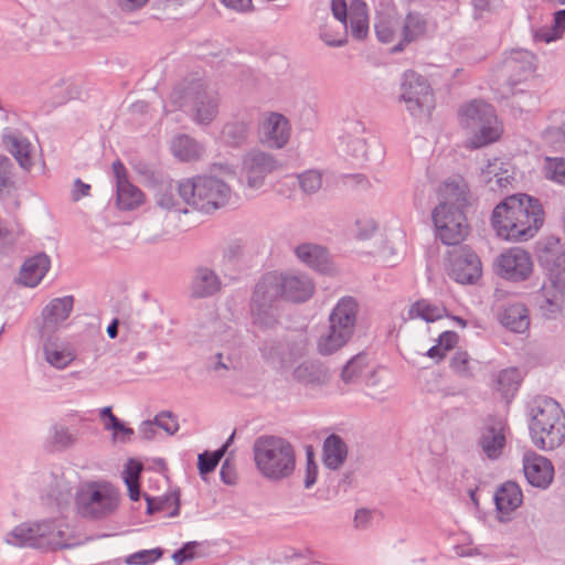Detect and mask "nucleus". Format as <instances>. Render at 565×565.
Returning a JSON list of instances; mask_svg holds the SVG:
<instances>
[{"instance_id":"obj_43","label":"nucleus","mask_w":565,"mask_h":565,"mask_svg":"<svg viewBox=\"0 0 565 565\" xmlns=\"http://www.w3.org/2000/svg\"><path fill=\"white\" fill-rule=\"evenodd\" d=\"M212 341L220 347H223L225 351L217 352L216 358L218 359L217 365L223 369H227V365L223 363L221 360L223 355L226 353L227 358L230 359V355L232 351L236 348L238 344V338L236 335V332L234 329L230 327H221V330L213 335Z\"/></svg>"},{"instance_id":"obj_36","label":"nucleus","mask_w":565,"mask_h":565,"mask_svg":"<svg viewBox=\"0 0 565 565\" xmlns=\"http://www.w3.org/2000/svg\"><path fill=\"white\" fill-rule=\"evenodd\" d=\"M447 316L446 308L427 299L414 302L408 309L409 319H422L426 322H435Z\"/></svg>"},{"instance_id":"obj_13","label":"nucleus","mask_w":565,"mask_h":565,"mask_svg":"<svg viewBox=\"0 0 565 565\" xmlns=\"http://www.w3.org/2000/svg\"><path fill=\"white\" fill-rule=\"evenodd\" d=\"M438 238L446 245H457L468 233L465 210L458 207L435 206L431 212Z\"/></svg>"},{"instance_id":"obj_62","label":"nucleus","mask_w":565,"mask_h":565,"mask_svg":"<svg viewBox=\"0 0 565 565\" xmlns=\"http://www.w3.org/2000/svg\"><path fill=\"white\" fill-rule=\"evenodd\" d=\"M350 153L355 158H364L367 152L366 140L361 137L351 138L347 142Z\"/></svg>"},{"instance_id":"obj_33","label":"nucleus","mask_w":565,"mask_h":565,"mask_svg":"<svg viewBox=\"0 0 565 565\" xmlns=\"http://www.w3.org/2000/svg\"><path fill=\"white\" fill-rule=\"evenodd\" d=\"M74 298L65 296L52 299L43 310V318L46 326L56 327L64 322L73 310Z\"/></svg>"},{"instance_id":"obj_11","label":"nucleus","mask_w":565,"mask_h":565,"mask_svg":"<svg viewBox=\"0 0 565 565\" xmlns=\"http://www.w3.org/2000/svg\"><path fill=\"white\" fill-rule=\"evenodd\" d=\"M401 99L406 109L416 118L429 117L435 108V97L430 84L420 74L406 71L401 85Z\"/></svg>"},{"instance_id":"obj_25","label":"nucleus","mask_w":565,"mask_h":565,"mask_svg":"<svg viewBox=\"0 0 565 565\" xmlns=\"http://www.w3.org/2000/svg\"><path fill=\"white\" fill-rule=\"evenodd\" d=\"M494 501L499 513V520L507 522L510 515L523 501V494L518 483L508 481L503 483L495 492Z\"/></svg>"},{"instance_id":"obj_14","label":"nucleus","mask_w":565,"mask_h":565,"mask_svg":"<svg viewBox=\"0 0 565 565\" xmlns=\"http://www.w3.org/2000/svg\"><path fill=\"white\" fill-rule=\"evenodd\" d=\"M447 273L457 282L473 284L481 276V262L468 247H458L449 253Z\"/></svg>"},{"instance_id":"obj_2","label":"nucleus","mask_w":565,"mask_h":565,"mask_svg":"<svg viewBox=\"0 0 565 565\" xmlns=\"http://www.w3.org/2000/svg\"><path fill=\"white\" fill-rule=\"evenodd\" d=\"M253 456L256 470L270 482L288 480L296 471V449L282 437L264 435L256 438Z\"/></svg>"},{"instance_id":"obj_32","label":"nucleus","mask_w":565,"mask_h":565,"mask_svg":"<svg viewBox=\"0 0 565 565\" xmlns=\"http://www.w3.org/2000/svg\"><path fill=\"white\" fill-rule=\"evenodd\" d=\"M295 252L297 257L309 267L322 273L329 269V256L324 247L303 243L297 246Z\"/></svg>"},{"instance_id":"obj_34","label":"nucleus","mask_w":565,"mask_h":565,"mask_svg":"<svg viewBox=\"0 0 565 565\" xmlns=\"http://www.w3.org/2000/svg\"><path fill=\"white\" fill-rule=\"evenodd\" d=\"M348 448L338 435H330L323 443V462L329 469H339L345 461Z\"/></svg>"},{"instance_id":"obj_37","label":"nucleus","mask_w":565,"mask_h":565,"mask_svg":"<svg viewBox=\"0 0 565 565\" xmlns=\"http://www.w3.org/2000/svg\"><path fill=\"white\" fill-rule=\"evenodd\" d=\"M350 29L353 38L363 40L369 33V14L365 2L355 0L349 11Z\"/></svg>"},{"instance_id":"obj_46","label":"nucleus","mask_w":565,"mask_h":565,"mask_svg":"<svg viewBox=\"0 0 565 565\" xmlns=\"http://www.w3.org/2000/svg\"><path fill=\"white\" fill-rule=\"evenodd\" d=\"M399 30L397 20L392 15L379 17L375 22V32L377 39L383 43H391L396 39Z\"/></svg>"},{"instance_id":"obj_7","label":"nucleus","mask_w":565,"mask_h":565,"mask_svg":"<svg viewBox=\"0 0 565 565\" xmlns=\"http://www.w3.org/2000/svg\"><path fill=\"white\" fill-rule=\"evenodd\" d=\"M359 305L353 297H342L329 316V328L321 334L317 348L322 355H330L342 349L354 334Z\"/></svg>"},{"instance_id":"obj_63","label":"nucleus","mask_w":565,"mask_h":565,"mask_svg":"<svg viewBox=\"0 0 565 565\" xmlns=\"http://www.w3.org/2000/svg\"><path fill=\"white\" fill-rule=\"evenodd\" d=\"M476 11L481 15L483 12L498 11L503 6L502 0H472Z\"/></svg>"},{"instance_id":"obj_15","label":"nucleus","mask_w":565,"mask_h":565,"mask_svg":"<svg viewBox=\"0 0 565 565\" xmlns=\"http://www.w3.org/2000/svg\"><path fill=\"white\" fill-rule=\"evenodd\" d=\"M499 274L512 281L527 279L533 271L531 255L520 247H513L500 255L498 258Z\"/></svg>"},{"instance_id":"obj_53","label":"nucleus","mask_w":565,"mask_h":565,"mask_svg":"<svg viewBox=\"0 0 565 565\" xmlns=\"http://www.w3.org/2000/svg\"><path fill=\"white\" fill-rule=\"evenodd\" d=\"M299 185L307 194L317 193L322 186V174L318 170H308L298 175Z\"/></svg>"},{"instance_id":"obj_4","label":"nucleus","mask_w":565,"mask_h":565,"mask_svg":"<svg viewBox=\"0 0 565 565\" xmlns=\"http://www.w3.org/2000/svg\"><path fill=\"white\" fill-rule=\"evenodd\" d=\"M529 429L533 444L542 450H552L565 439V414L553 398L539 396L529 409Z\"/></svg>"},{"instance_id":"obj_54","label":"nucleus","mask_w":565,"mask_h":565,"mask_svg":"<svg viewBox=\"0 0 565 565\" xmlns=\"http://www.w3.org/2000/svg\"><path fill=\"white\" fill-rule=\"evenodd\" d=\"M162 556L160 548L141 550L125 557L128 565H150Z\"/></svg>"},{"instance_id":"obj_1","label":"nucleus","mask_w":565,"mask_h":565,"mask_svg":"<svg viewBox=\"0 0 565 565\" xmlns=\"http://www.w3.org/2000/svg\"><path fill=\"white\" fill-rule=\"evenodd\" d=\"M543 214L536 199L526 194H515L508 196L494 207L491 224L497 235L503 239L526 241L542 226Z\"/></svg>"},{"instance_id":"obj_30","label":"nucleus","mask_w":565,"mask_h":565,"mask_svg":"<svg viewBox=\"0 0 565 565\" xmlns=\"http://www.w3.org/2000/svg\"><path fill=\"white\" fill-rule=\"evenodd\" d=\"M221 288V280L216 273L207 267H199L191 284V292L194 297L204 298L217 292Z\"/></svg>"},{"instance_id":"obj_20","label":"nucleus","mask_w":565,"mask_h":565,"mask_svg":"<svg viewBox=\"0 0 565 565\" xmlns=\"http://www.w3.org/2000/svg\"><path fill=\"white\" fill-rule=\"evenodd\" d=\"M535 70V56L526 50L511 51L503 60L501 72L512 84L529 78Z\"/></svg>"},{"instance_id":"obj_41","label":"nucleus","mask_w":565,"mask_h":565,"mask_svg":"<svg viewBox=\"0 0 565 565\" xmlns=\"http://www.w3.org/2000/svg\"><path fill=\"white\" fill-rule=\"evenodd\" d=\"M248 130L246 121L232 120L223 126L220 138L227 146L239 147L247 140Z\"/></svg>"},{"instance_id":"obj_45","label":"nucleus","mask_w":565,"mask_h":565,"mask_svg":"<svg viewBox=\"0 0 565 565\" xmlns=\"http://www.w3.org/2000/svg\"><path fill=\"white\" fill-rule=\"evenodd\" d=\"M252 316L255 326L260 329L274 328L278 322V306H254Z\"/></svg>"},{"instance_id":"obj_16","label":"nucleus","mask_w":565,"mask_h":565,"mask_svg":"<svg viewBox=\"0 0 565 565\" xmlns=\"http://www.w3.org/2000/svg\"><path fill=\"white\" fill-rule=\"evenodd\" d=\"M113 172L116 178V203L120 210L131 211L145 202L142 191L129 182L127 169L120 160L113 163Z\"/></svg>"},{"instance_id":"obj_24","label":"nucleus","mask_w":565,"mask_h":565,"mask_svg":"<svg viewBox=\"0 0 565 565\" xmlns=\"http://www.w3.org/2000/svg\"><path fill=\"white\" fill-rule=\"evenodd\" d=\"M44 360L56 370H64L77 358L74 345L70 342L54 339L43 345Z\"/></svg>"},{"instance_id":"obj_55","label":"nucleus","mask_w":565,"mask_h":565,"mask_svg":"<svg viewBox=\"0 0 565 565\" xmlns=\"http://www.w3.org/2000/svg\"><path fill=\"white\" fill-rule=\"evenodd\" d=\"M543 141L556 151H565V130L562 127H550L542 134Z\"/></svg>"},{"instance_id":"obj_49","label":"nucleus","mask_w":565,"mask_h":565,"mask_svg":"<svg viewBox=\"0 0 565 565\" xmlns=\"http://www.w3.org/2000/svg\"><path fill=\"white\" fill-rule=\"evenodd\" d=\"M520 385V372L514 369L502 370L497 379V388L504 395L513 394Z\"/></svg>"},{"instance_id":"obj_60","label":"nucleus","mask_w":565,"mask_h":565,"mask_svg":"<svg viewBox=\"0 0 565 565\" xmlns=\"http://www.w3.org/2000/svg\"><path fill=\"white\" fill-rule=\"evenodd\" d=\"M52 438L54 444L61 447H68L75 441L73 434L64 426H55Z\"/></svg>"},{"instance_id":"obj_27","label":"nucleus","mask_w":565,"mask_h":565,"mask_svg":"<svg viewBox=\"0 0 565 565\" xmlns=\"http://www.w3.org/2000/svg\"><path fill=\"white\" fill-rule=\"evenodd\" d=\"M50 258L45 254H38L28 258L20 270V282L26 287L38 286L50 269Z\"/></svg>"},{"instance_id":"obj_26","label":"nucleus","mask_w":565,"mask_h":565,"mask_svg":"<svg viewBox=\"0 0 565 565\" xmlns=\"http://www.w3.org/2000/svg\"><path fill=\"white\" fill-rule=\"evenodd\" d=\"M513 175L514 169L512 164L499 158L490 160L481 171L483 182L487 183L492 191L505 189L514 179Z\"/></svg>"},{"instance_id":"obj_17","label":"nucleus","mask_w":565,"mask_h":565,"mask_svg":"<svg viewBox=\"0 0 565 565\" xmlns=\"http://www.w3.org/2000/svg\"><path fill=\"white\" fill-rule=\"evenodd\" d=\"M438 204L436 206L458 207L466 210L471 200V192L466 180L460 175L444 180L437 190Z\"/></svg>"},{"instance_id":"obj_38","label":"nucleus","mask_w":565,"mask_h":565,"mask_svg":"<svg viewBox=\"0 0 565 565\" xmlns=\"http://www.w3.org/2000/svg\"><path fill=\"white\" fill-rule=\"evenodd\" d=\"M294 379L302 384H323L328 381L327 370L318 362L306 361L294 370Z\"/></svg>"},{"instance_id":"obj_39","label":"nucleus","mask_w":565,"mask_h":565,"mask_svg":"<svg viewBox=\"0 0 565 565\" xmlns=\"http://www.w3.org/2000/svg\"><path fill=\"white\" fill-rule=\"evenodd\" d=\"M565 32V9L554 13L553 24L534 31L533 39L536 43H551L559 40Z\"/></svg>"},{"instance_id":"obj_10","label":"nucleus","mask_w":565,"mask_h":565,"mask_svg":"<svg viewBox=\"0 0 565 565\" xmlns=\"http://www.w3.org/2000/svg\"><path fill=\"white\" fill-rule=\"evenodd\" d=\"M548 268V282L540 291L539 307L546 318H555L562 311L565 297V253L555 255L547 250L541 256Z\"/></svg>"},{"instance_id":"obj_31","label":"nucleus","mask_w":565,"mask_h":565,"mask_svg":"<svg viewBox=\"0 0 565 565\" xmlns=\"http://www.w3.org/2000/svg\"><path fill=\"white\" fill-rule=\"evenodd\" d=\"M500 322L513 332L523 333L530 327L529 311L522 303H510L500 313Z\"/></svg>"},{"instance_id":"obj_44","label":"nucleus","mask_w":565,"mask_h":565,"mask_svg":"<svg viewBox=\"0 0 565 565\" xmlns=\"http://www.w3.org/2000/svg\"><path fill=\"white\" fill-rule=\"evenodd\" d=\"M234 436H235V433H233L228 437L226 443L220 449H217L216 451H214V452L205 451V452L199 455L198 468H199L200 475L202 477L207 475V473H210V472H212L216 468V466L218 465L220 460L224 456L227 447L234 440Z\"/></svg>"},{"instance_id":"obj_51","label":"nucleus","mask_w":565,"mask_h":565,"mask_svg":"<svg viewBox=\"0 0 565 565\" xmlns=\"http://www.w3.org/2000/svg\"><path fill=\"white\" fill-rule=\"evenodd\" d=\"M156 201L163 210L186 212V210L182 207L180 200L174 194L172 186L161 188L156 194Z\"/></svg>"},{"instance_id":"obj_6","label":"nucleus","mask_w":565,"mask_h":565,"mask_svg":"<svg viewBox=\"0 0 565 565\" xmlns=\"http://www.w3.org/2000/svg\"><path fill=\"white\" fill-rule=\"evenodd\" d=\"M179 198L189 206L211 213L224 206L231 198L230 186L222 180L199 175L185 179L178 184Z\"/></svg>"},{"instance_id":"obj_23","label":"nucleus","mask_w":565,"mask_h":565,"mask_svg":"<svg viewBox=\"0 0 565 565\" xmlns=\"http://www.w3.org/2000/svg\"><path fill=\"white\" fill-rule=\"evenodd\" d=\"M4 148L15 158L21 168L28 170L32 166V143L20 131L4 128L2 132Z\"/></svg>"},{"instance_id":"obj_22","label":"nucleus","mask_w":565,"mask_h":565,"mask_svg":"<svg viewBox=\"0 0 565 565\" xmlns=\"http://www.w3.org/2000/svg\"><path fill=\"white\" fill-rule=\"evenodd\" d=\"M478 445L487 458L498 459L505 446L504 425L500 420L488 424L480 434Z\"/></svg>"},{"instance_id":"obj_57","label":"nucleus","mask_w":565,"mask_h":565,"mask_svg":"<svg viewBox=\"0 0 565 565\" xmlns=\"http://www.w3.org/2000/svg\"><path fill=\"white\" fill-rule=\"evenodd\" d=\"M12 185V163L9 158L0 156V193L9 191Z\"/></svg>"},{"instance_id":"obj_42","label":"nucleus","mask_w":565,"mask_h":565,"mask_svg":"<svg viewBox=\"0 0 565 565\" xmlns=\"http://www.w3.org/2000/svg\"><path fill=\"white\" fill-rule=\"evenodd\" d=\"M348 26L334 25V23L326 22L319 29L320 40L328 46L341 47L348 42Z\"/></svg>"},{"instance_id":"obj_28","label":"nucleus","mask_w":565,"mask_h":565,"mask_svg":"<svg viewBox=\"0 0 565 565\" xmlns=\"http://www.w3.org/2000/svg\"><path fill=\"white\" fill-rule=\"evenodd\" d=\"M284 298L295 302L308 300L313 294V284L305 275L284 274Z\"/></svg>"},{"instance_id":"obj_58","label":"nucleus","mask_w":565,"mask_h":565,"mask_svg":"<svg viewBox=\"0 0 565 565\" xmlns=\"http://www.w3.org/2000/svg\"><path fill=\"white\" fill-rule=\"evenodd\" d=\"M154 419L158 427L169 435H173L179 429L178 420L171 413H160L154 417Z\"/></svg>"},{"instance_id":"obj_52","label":"nucleus","mask_w":565,"mask_h":565,"mask_svg":"<svg viewBox=\"0 0 565 565\" xmlns=\"http://www.w3.org/2000/svg\"><path fill=\"white\" fill-rule=\"evenodd\" d=\"M450 364L457 374L461 376H471L478 362L473 361L467 352L458 351L454 354Z\"/></svg>"},{"instance_id":"obj_3","label":"nucleus","mask_w":565,"mask_h":565,"mask_svg":"<svg viewBox=\"0 0 565 565\" xmlns=\"http://www.w3.org/2000/svg\"><path fill=\"white\" fill-rule=\"evenodd\" d=\"M173 109L185 110L199 126H209L218 114L220 96L217 90L201 77H186L170 94Z\"/></svg>"},{"instance_id":"obj_8","label":"nucleus","mask_w":565,"mask_h":565,"mask_svg":"<svg viewBox=\"0 0 565 565\" xmlns=\"http://www.w3.org/2000/svg\"><path fill=\"white\" fill-rule=\"evenodd\" d=\"M459 124L471 135L468 145L475 149L497 141L502 134L494 109L481 100H473L459 109Z\"/></svg>"},{"instance_id":"obj_40","label":"nucleus","mask_w":565,"mask_h":565,"mask_svg":"<svg viewBox=\"0 0 565 565\" xmlns=\"http://www.w3.org/2000/svg\"><path fill=\"white\" fill-rule=\"evenodd\" d=\"M427 32V20L417 12H409L401 30V43H411L424 36Z\"/></svg>"},{"instance_id":"obj_48","label":"nucleus","mask_w":565,"mask_h":565,"mask_svg":"<svg viewBox=\"0 0 565 565\" xmlns=\"http://www.w3.org/2000/svg\"><path fill=\"white\" fill-rule=\"evenodd\" d=\"M458 341V335L454 331H444L439 338L438 343L433 345L426 355L436 361H440L446 356V353L451 350Z\"/></svg>"},{"instance_id":"obj_9","label":"nucleus","mask_w":565,"mask_h":565,"mask_svg":"<svg viewBox=\"0 0 565 565\" xmlns=\"http://www.w3.org/2000/svg\"><path fill=\"white\" fill-rule=\"evenodd\" d=\"M75 504L77 512L84 518L105 519L117 510L119 492L109 482H87L78 488Z\"/></svg>"},{"instance_id":"obj_19","label":"nucleus","mask_w":565,"mask_h":565,"mask_svg":"<svg viewBox=\"0 0 565 565\" xmlns=\"http://www.w3.org/2000/svg\"><path fill=\"white\" fill-rule=\"evenodd\" d=\"M523 471L529 483L536 488L546 489L554 479L552 462L533 451L524 455Z\"/></svg>"},{"instance_id":"obj_21","label":"nucleus","mask_w":565,"mask_h":565,"mask_svg":"<svg viewBox=\"0 0 565 565\" xmlns=\"http://www.w3.org/2000/svg\"><path fill=\"white\" fill-rule=\"evenodd\" d=\"M284 274L267 273L256 285L252 305L254 306H277L284 298Z\"/></svg>"},{"instance_id":"obj_12","label":"nucleus","mask_w":565,"mask_h":565,"mask_svg":"<svg viewBox=\"0 0 565 565\" xmlns=\"http://www.w3.org/2000/svg\"><path fill=\"white\" fill-rule=\"evenodd\" d=\"M279 168V162L271 153L253 149L243 156L239 179L247 189L259 190L266 178Z\"/></svg>"},{"instance_id":"obj_61","label":"nucleus","mask_w":565,"mask_h":565,"mask_svg":"<svg viewBox=\"0 0 565 565\" xmlns=\"http://www.w3.org/2000/svg\"><path fill=\"white\" fill-rule=\"evenodd\" d=\"M331 11L334 19L342 25L348 26L349 11L345 0H332Z\"/></svg>"},{"instance_id":"obj_47","label":"nucleus","mask_w":565,"mask_h":565,"mask_svg":"<svg viewBox=\"0 0 565 565\" xmlns=\"http://www.w3.org/2000/svg\"><path fill=\"white\" fill-rule=\"evenodd\" d=\"M545 179L565 185V159L546 157L542 167Z\"/></svg>"},{"instance_id":"obj_64","label":"nucleus","mask_w":565,"mask_h":565,"mask_svg":"<svg viewBox=\"0 0 565 565\" xmlns=\"http://www.w3.org/2000/svg\"><path fill=\"white\" fill-rule=\"evenodd\" d=\"M221 479L226 484H235L236 483V471L233 465L230 463V460L226 459L224 463L222 465L221 471H220Z\"/></svg>"},{"instance_id":"obj_59","label":"nucleus","mask_w":565,"mask_h":565,"mask_svg":"<svg viewBox=\"0 0 565 565\" xmlns=\"http://www.w3.org/2000/svg\"><path fill=\"white\" fill-rule=\"evenodd\" d=\"M318 478V465L313 459V455L311 451L307 452V463H306V476H305V488L310 489L317 482Z\"/></svg>"},{"instance_id":"obj_50","label":"nucleus","mask_w":565,"mask_h":565,"mask_svg":"<svg viewBox=\"0 0 565 565\" xmlns=\"http://www.w3.org/2000/svg\"><path fill=\"white\" fill-rule=\"evenodd\" d=\"M142 466L139 462L130 461L125 471V482L128 488L129 497L132 501H138L140 498L139 490V475Z\"/></svg>"},{"instance_id":"obj_29","label":"nucleus","mask_w":565,"mask_h":565,"mask_svg":"<svg viewBox=\"0 0 565 565\" xmlns=\"http://www.w3.org/2000/svg\"><path fill=\"white\" fill-rule=\"evenodd\" d=\"M173 156L183 162L198 161L205 153L204 146L188 135H179L171 141Z\"/></svg>"},{"instance_id":"obj_35","label":"nucleus","mask_w":565,"mask_h":565,"mask_svg":"<svg viewBox=\"0 0 565 565\" xmlns=\"http://www.w3.org/2000/svg\"><path fill=\"white\" fill-rule=\"evenodd\" d=\"M147 501V512H163L167 516L173 518L180 513V494L178 491H170L160 497L145 495Z\"/></svg>"},{"instance_id":"obj_5","label":"nucleus","mask_w":565,"mask_h":565,"mask_svg":"<svg viewBox=\"0 0 565 565\" xmlns=\"http://www.w3.org/2000/svg\"><path fill=\"white\" fill-rule=\"evenodd\" d=\"M4 542L18 547L55 550L72 546L68 527L57 520L24 522L6 533Z\"/></svg>"},{"instance_id":"obj_18","label":"nucleus","mask_w":565,"mask_h":565,"mask_svg":"<svg viewBox=\"0 0 565 565\" xmlns=\"http://www.w3.org/2000/svg\"><path fill=\"white\" fill-rule=\"evenodd\" d=\"M290 126L288 119L278 113L266 115L259 126V139L269 148L280 149L289 140Z\"/></svg>"},{"instance_id":"obj_56","label":"nucleus","mask_w":565,"mask_h":565,"mask_svg":"<svg viewBox=\"0 0 565 565\" xmlns=\"http://www.w3.org/2000/svg\"><path fill=\"white\" fill-rule=\"evenodd\" d=\"M365 366V358L356 355L352 358L342 370V379L344 382L354 381Z\"/></svg>"}]
</instances>
